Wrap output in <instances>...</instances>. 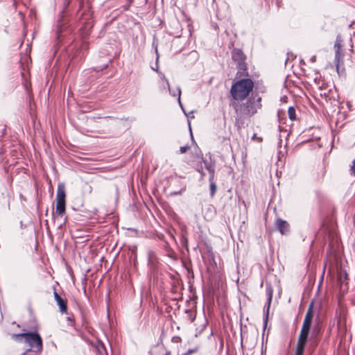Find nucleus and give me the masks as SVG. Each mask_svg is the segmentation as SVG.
I'll return each mask as SVG.
<instances>
[{
  "mask_svg": "<svg viewBox=\"0 0 355 355\" xmlns=\"http://www.w3.org/2000/svg\"><path fill=\"white\" fill-rule=\"evenodd\" d=\"M261 98L259 96L257 99L250 98L245 103L232 101L231 105L238 115L251 116L261 107Z\"/></svg>",
  "mask_w": 355,
  "mask_h": 355,
  "instance_id": "obj_1",
  "label": "nucleus"
},
{
  "mask_svg": "<svg viewBox=\"0 0 355 355\" xmlns=\"http://www.w3.org/2000/svg\"><path fill=\"white\" fill-rule=\"evenodd\" d=\"M254 83L249 78L242 79L234 83L230 89L234 101L244 100L252 90Z\"/></svg>",
  "mask_w": 355,
  "mask_h": 355,
  "instance_id": "obj_2",
  "label": "nucleus"
},
{
  "mask_svg": "<svg viewBox=\"0 0 355 355\" xmlns=\"http://www.w3.org/2000/svg\"><path fill=\"white\" fill-rule=\"evenodd\" d=\"M12 338L19 341L24 338L25 342L35 352H41L42 350V340L37 333L31 332L14 334L12 335Z\"/></svg>",
  "mask_w": 355,
  "mask_h": 355,
  "instance_id": "obj_3",
  "label": "nucleus"
},
{
  "mask_svg": "<svg viewBox=\"0 0 355 355\" xmlns=\"http://www.w3.org/2000/svg\"><path fill=\"white\" fill-rule=\"evenodd\" d=\"M66 193L64 186L62 184H60L58 187L56 193V207L55 214L58 216H63L65 213L66 208Z\"/></svg>",
  "mask_w": 355,
  "mask_h": 355,
  "instance_id": "obj_4",
  "label": "nucleus"
},
{
  "mask_svg": "<svg viewBox=\"0 0 355 355\" xmlns=\"http://www.w3.org/2000/svg\"><path fill=\"white\" fill-rule=\"evenodd\" d=\"M309 331L301 329L298 339L297 343L295 352V355H303L304 351L305 349V346L306 345L308 340Z\"/></svg>",
  "mask_w": 355,
  "mask_h": 355,
  "instance_id": "obj_5",
  "label": "nucleus"
},
{
  "mask_svg": "<svg viewBox=\"0 0 355 355\" xmlns=\"http://www.w3.org/2000/svg\"><path fill=\"white\" fill-rule=\"evenodd\" d=\"M343 47L341 37L338 36L336 37L334 48L335 50V60L334 63L336 64L337 70H338L339 64L343 60V53L341 51Z\"/></svg>",
  "mask_w": 355,
  "mask_h": 355,
  "instance_id": "obj_6",
  "label": "nucleus"
},
{
  "mask_svg": "<svg viewBox=\"0 0 355 355\" xmlns=\"http://www.w3.org/2000/svg\"><path fill=\"white\" fill-rule=\"evenodd\" d=\"M232 60L237 63L240 68H243L245 65V57L242 51L240 49H234L232 52Z\"/></svg>",
  "mask_w": 355,
  "mask_h": 355,
  "instance_id": "obj_7",
  "label": "nucleus"
},
{
  "mask_svg": "<svg viewBox=\"0 0 355 355\" xmlns=\"http://www.w3.org/2000/svg\"><path fill=\"white\" fill-rule=\"evenodd\" d=\"M275 226L282 234H286L289 232L290 226L286 220L277 218L275 221Z\"/></svg>",
  "mask_w": 355,
  "mask_h": 355,
  "instance_id": "obj_8",
  "label": "nucleus"
},
{
  "mask_svg": "<svg viewBox=\"0 0 355 355\" xmlns=\"http://www.w3.org/2000/svg\"><path fill=\"white\" fill-rule=\"evenodd\" d=\"M159 74L160 78L166 82L167 88H168L170 94L173 96H178V103L181 105V101H180L181 89H180V88L179 87H177L176 92H172L171 90V88H170V85H169L168 80L166 78L165 76L161 72H159Z\"/></svg>",
  "mask_w": 355,
  "mask_h": 355,
  "instance_id": "obj_9",
  "label": "nucleus"
},
{
  "mask_svg": "<svg viewBox=\"0 0 355 355\" xmlns=\"http://www.w3.org/2000/svg\"><path fill=\"white\" fill-rule=\"evenodd\" d=\"M54 297L59 306L60 311L62 313H66L67 311V306L66 301L62 299L57 292H54Z\"/></svg>",
  "mask_w": 355,
  "mask_h": 355,
  "instance_id": "obj_10",
  "label": "nucleus"
},
{
  "mask_svg": "<svg viewBox=\"0 0 355 355\" xmlns=\"http://www.w3.org/2000/svg\"><path fill=\"white\" fill-rule=\"evenodd\" d=\"M205 166L206 169L209 171L210 173V178L209 180L212 181L214 177V166L213 164L208 163L207 161H204Z\"/></svg>",
  "mask_w": 355,
  "mask_h": 355,
  "instance_id": "obj_11",
  "label": "nucleus"
},
{
  "mask_svg": "<svg viewBox=\"0 0 355 355\" xmlns=\"http://www.w3.org/2000/svg\"><path fill=\"white\" fill-rule=\"evenodd\" d=\"M313 317V303H311L309 305V309H308V310L306 311V315H305L304 318L312 320Z\"/></svg>",
  "mask_w": 355,
  "mask_h": 355,
  "instance_id": "obj_12",
  "label": "nucleus"
},
{
  "mask_svg": "<svg viewBox=\"0 0 355 355\" xmlns=\"http://www.w3.org/2000/svg\"><path fill=\"white\" fill-rule=\"evenodd\" d=\"M288 114L291 120L294 121L296 119L295 110L293 107H290L288 108Z\"/></svg>",
  "mask_w": 355,
  "mask_h": 355,
  "instance_id": "obj_13",
  "label": "nucleus"
},
{
  "mask_svg": "<svg viewBox=\"0 0 355 355\" xmlns=\"http://www.w3.org/2000/svg\"><path fill=\"white\" fill-rule=\"evenodd\" d=\"M268 302H267V309H266V319H267L268 315V311H269V309H270V303H271V300H272V291H269L268 293Z\"/></svg>",
  "mask_w": 355,
  "mask_h": 355,
  "instance_id": "obj_14",
  "label": "nucleus"
},
{
  "mask_svg": "<svg viewBox=\"0 0 355 355\" xmlns=\"http://www.w3.org/2000/svg\"><path fill=\"white\" fill-rule=\"evenodd\" d=\"M312 320L304 318L302 329L310 331Z\"/></svg>",
  "mask_w": 355,
  "mask_h": 355,
  "instance_id": "obj_15",
  "label": "nucleus"
},
{
  "mask_svg": "<svg viewBox=\"0 0 355 355\" xmlns=\"http://www.w3.org/2000/svg\"><path fill=\"white\" fill-rule=\"evenodd\" d=\"M216 191V186L214 182H211L210 184V191L211 195L213 196Z\"/></svg>",
  "mask_w": 355,
  "mask_h": 355,
  "instance_id": "obj_16",
  "label": "nucleus"
},
{
  "mask_svg": "<svg viewBox=\"0 0 355 355\" xmlns=\"http://www.w3.org/2000/svg\"><path fill=\"white\" fill-rule=\"evenodd\" d=\"M198 351V348H193L189 349L186 353L182 354V355H191L192 354L196 353Z\"/></svg>",
  "mask_w": 355,
  "mask_h": 355,
  "instance_id": "obj_17",
  "label": "nucleus"
},
{
  "mask_svg": "<svg viewBox=\"0 0 355 355\" xmlns=\"http://www.w3.org/2000/svg\"><path fill=\"white\" fill-rule=\"evenodd\" d=\"M189 149V146L187 145L181 146L180 148V153L183 154V153H186Z\"/></svg>",
  "mask_w": 355,
  "mask_h": 355,
  "instance_id": "obj_18",
  "label": "nucleus"
},
{
  "mask_svg": "<svg viewBox=\"0 0 355 355\" xmlns=\"http://www.w3.org/2000/svg\"><path fill=\"white\" fill-rule=\"evenodd\" d=\"M351 171L354 175H355V159L353 161V164L351 167Z\"/></svg>",
  "mask_w": 355,
  "mask_h": 355,
  "instance_id": "obj_19",
  "label": "nucleus"
},
{
  "mask_svg": "<svg viewBox=\"0 0 355 355\" xmlns=\"http://www.w3.org/2000/svg\"><path fill=\"white\" fill-rule=\"evenodd\" d=\"M164 355H171V353L168 352Z\"/></svg>",
  "mask_w": 355,
  "mask_h": 355,
  "instance_id": "obj_20",
  "label": "nucleus"
}]
</instances>
